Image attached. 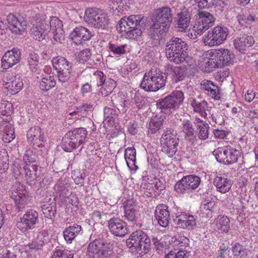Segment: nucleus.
I'll return each mask as SVG.
<instances>
[{
    "instance_id": "1",
    "label": "nucleus",
    "mask_w": 258,
    "mask_h": 258,
    "mask_svg": "<svg viewBox=\"0 0 258 258\" xmlns=\"http://www.w3.org/2000/svg\"><path fill=\"white\" fill-rule=\"evenodd\" d=\"M173 17L172 11L168 7L155 10L152 14V24L149 32L150 37L159 41L168 32Z\"/></svg>"
},
{
    "instance_id": "2",
    "label": "nucleus",
    "mask_w": 258,
    "mask_h": 258,
    "mask_svg": "<svg viewBox=\"0 0 258 258\" xmlns=\"http://www.w3.org/2000/svg\"><path fill=\"white\" fill-rule=\"evenodd\" d=\"M188 45L185 41L173 37L166 43L165 55L171 62L191 66L194 63V60L188 55Z\"/></svg>"
},
{
    "instance_id": "3",
    "label": "nucleus",
    "mask_w": 258,
    "mask_h": 258,
    "mask_svg": "<svg viewBox=\"0 0 258 258\" xmlns=\"http://www.w3.org/2000/svg\"><path fill=\"white\" fill-rule=\"evenodd\" d=\"M144 24L142 15H131L121 18L117 29L126 38L135 39L142 35Z\"/></svg>"
},
{
    "instance_id": "4",
    "label": "nucleus",
    "mask_w": 258,
    "mask_h": 258,
    "mask_svg": "<svg viewBox=\"0 0 258 258\" xmlns=\"http://www.w3.org/2000/svg\"><path fill=\"white\" fill-rule=\"evenodd\" d=\"M126 243L132 252L143 255L149 251L151 241L145 232L139 230L133 232Z\"/></svg>"
},
{
    "instance_id": "5",
    "label": "nucleus",
    "mask_w": 258,
    "mask_h": 258,
    "mask_svg": "<svg viewBox=\"0 0 258 258\" xmlns=\"http://www.w3.org/2000/svg\"><path fill=\"white\" fill-rule=\"evenodd\" d=\"M166 79L160 70L152 69L145 74L140 86L146 91L156 92L165 87Z\"/></svg>"
},
{
    "instance_id": "6",
    "label": "nucleus",
    "mask_w": 258,
    "mask_h": 258,
    "mask_svg": "<svg viewBox=\"0 0 258 258\" xmlns=\"http://www.w3.org/2000/svg\"><path fill=\"white\" fill-rule=\"evenodd\" d=\"M184 98L181 90H175L170 95L157 101L156 105L162 113L171 114L177 110Z\"/></svg>"
},
{
    "instance_id": "7",
    "label": "nucleus",
    "mask_w": 258,
    "mask_h": 258,
    "mask_svg": "<svg viewBox=\"0 0 258 258\" xmlns=\"http://www.w3.org/2000/svg\"><path fill=\"white\" fill-rule=\"evenodd\" d=\"M87 135V131L83 127L68 132L62 139V149L66 152H72L84 142Z\"/></svg>"
},
{
    "instance_id": "8",
    "label": "nucleus",
    "mask_w": 258,
    "mask_h": 258,
    "mask_svg": "<svg viewBox=\"0 0 258 258\" xmlns=\"http://www.w3.org/2000/svg\"><path fill=\"white\" fill-rule=\"evenodd\" d=\"M84 20L92 27L101 30L106 29L109 23L108 16L106 13L92 8L86 10Z\"/></svg>"
},
{
    "instance_id": "9",
    "label": "nucleus",
    "mask_w": 258,
    "mask_h": 258,
    "mask_svg": "<svg viewBox=\"0 0 258 258\" xmlns=\"http://www.w3.org/2000/svg\"><path fill=\"white\" fill-rule=\"evenodd\" d=\"M53 69L56 71L58 81L67 84L71 79L73 64L61 56L53 57L51 59Z\"/></svg>"
},
{
    "instance_id": "10",
    "label": "nucleus",
    "mask_w": 258,
    "mask_h": 258,
    "mask_svg": "<svg viewBox=\"0 0 258 258\" xmlns=\"http://www.w3.org/2000/svg\"><path fill=\"white\" fill-rule=\"evenodd\" d=\"M112 254V245L103 239H95L87 247V254L90 258L108 257Z\"/></svg>"
},
{
    "instance_id": "11",
    "label": "nucleus",
    "mask_w": 258,
    "mask_h": 258,
    "mask_svg": "<svg viewBox=\"0 0 258 258\" xmlns=\"http://www.w3.org/2000/svg\"><path fill=\"white\" fill-rule=\"evenodd\" d=\"M229 35L228 29L223 26H217L208 31L203 37L204 43L210 47L219 45L224 42Z\"/></svg>"
},
{
    "instance_id": "12",
    "label": "nucleus",
    "mask_w": 258,
    "mask_h": 258,
    "mask_svg": "<svg viewBox=\"0 0 258 258\" xmlns=\"http://www.w3.org/2000/svg\"><path fill=\"white\" fill-rule=\"evenodd\" d=\"M214 154L218 162L226 165L237 162L241 157L240 151L230 146L218 148Z\"/></svg>"
},
{
    "instance_id": "13",
    "label": "nucleus",
    "mask_w": 258,
    "mask_h": 258,
    "mask_svg": "<svg viewBox=\"0 0 258 258\" xmlns=\"http://www.w3.org/2000/svg\"><path fill=\"white\" fill-rule=\"evenodd\" d=\"M160 142L162 146V152L168 157H172L177 151L178 144L176 132L171 128H166L161 137Z\"/></svg>"
},
{
    "instance_id": "14",
    "label": "nucleus",
    "mask_w": 258,
    "mask_h": 258,
    "mask_svg": "<svg viewBox=\"0 0 258 258\" xmlns=\"http://www.w3.org/2000/svg\"><path fill=\"white\" fill-rule=\"evenodd\" d=\"M199 18L196 19V21L192 28V33L195 36L201 35L205 31L210 27L214 25L215 18L209 12L205 11H199Z\"/></svg>"
},
{
    "instance_id": "15",
    "label": "nucleus",
    "mask_w": 258,
    "mask_h": 258,
    "mask_svg": "<svg viewBox=\"0 0 258 258\" xmlns=\"http://www.w3.org/2000/svg\"><path fill=\"white\" fill-rule=\"evenodd\" d=\"M45 16L39 14L36 15L34 20L36 24H34L31 29L30 35L34 39L39 41L47 38L48 34L49 25L46 21Z\"/></svg>"
},
{
    "instance_id": "16",
    "label": "nucleus",
    "mask_w": 258,
    "mask_h": 258,
    "mask_svg": "<svg viewBox=\"0 0 258 258\" xmlns=\"http://www.w3.org/2000/svg\"><path fill=\"white\" fill-rule=\"evenodd\" d=\"M201 181V178L196 175L184 176L175 184L174 189L178 193H189L196 189Z\"/></svg>"
},
{
    "instance_id": "17",
    "label": "nucleus",
    "mask_w": 258,
    "mask_h": 258,
    "mask_svg": "<svg viewBox=\"0 0 258 258\" xmlns=\"http://www.w3.org/2000/svg\"><path fill=\"white\" fill-rule=\"evenodd\" d=\"M28 195L24 186L19 182H16L12 187L11 198L15 202L16 211H21L26 205Z\"/></svg>"
},
{
    "instance_id": "18",
    "label": "nucleus",
    "mask_w": 258,
    "mask_h": 258,
    "mask_svg": "<svg viewBox=\"0 0 258 258\" xmlns=\"http://www.w3.org/2000/svg\"><path fill=\"white\" fill-rule=\"evenodd\" d=\"M38 221V213L35 210H28L25 214L20 217L17 223V226L20 230L25 232L33 229Z\"/></svg>"
},
{
    "instance_id": "19",
    "label": "nucleus",
    "mask_w": 258,
    "mask_h": 258,
    "mask_svg": "<svg viewBox=\"0 0 258 258\" xmlns=\"http://www.w3.org/2000/svg\"><path fill=\"white\" fill-rule=\"evenodd\" d=\"M124 218L128 222L136 223L140 216V207L137 202L133 198L126 200L123 203Z\"/></svg>"
},
{
    "instance_id": "20",
    "label": "nucleus",
    "mask_w": 258,
    "mask_h": 258,
    "mask_svg": "<svg viewBox=\"0 0 258 258\" xmlns=\"http://www.w3.org/2000/svg\"><path fill=\"white\" fill-rule=\"evenodd\" d=\"M173 218L175 224L183 229H192L197 225L195 216L184 212L177 210L174 213Z\"/></svg>"
},
{
    "instance_id": "21",
    "label": "nucleus",
    "mask_w": 258,
    "mask_h": 258,
    "mask_svg": "<svg viewBox=\"0 0 258 258\" xmlns=\"http://www.w3.org/2000/svg\"><path fill=\"white\" fill-rule=\"evenodd\" d=\"M107 227L110 232L116 237H123L128 233L126 223L117 217L110 219L107 221Z\"/></svg>"
},
{
    "instance_id": "22",
    "label": "nucleus",
    "mask_w": 258,
    "mask_h": 258,
    "mask_svg": "<svg viewBox=\"0 0 258 258\" xmlns=\"http://www.w3.org/2000/svg\"><path fill=\"white\" fill-rule=\"evenodd\" d=\"M218 61L220 68L233 63L234 58L233 53L228 49H214L209 53Z\"/></svg>"
},
{
    "instance_id": "23",
    "label": "nucleus",
    "mask_w": 258,
    "mask_h": 258,
    "mask_svg": "<svg viewBox=\"0 0 258 258\" xmlns=\"http://www.w3.org/2000/svg\"><path fill=\"white\" fill-rule=\"evenodd\" d=\"M21 52L20 49L14 48L8 50L2 58V67L4 69H9L19 63L21 60Z\"/></svg>"
},
{
    "instance_id": "24",
    "label": "nucleus",
    "mask_w": 258,
    "mask_h": 258,
    "mask_svg": "<svg viewBox=\"0 0 258 258\" xmlns=\"http://www.w3.org/2000/svg\"><path fill=\"white\" fill-rule=\"evenodd\" d=\"M91 32L83 26L76 27L70 34V37L76 45L84 44L91 38Z\"/></svg>"
},
{
    "instance_id": "25",
    "label": "nucleus",
    "mask_w": 258,
    "mask_h": 258,
    "mask_svg": "<svg viewBox=\"0 0 258 258\" xmlns=\"http://www.w3.org/2000/svg\"><path fill=\"white\" fill-rule=\"evenodd\" d=\"M254 42L252 36L243 33L236 38L233 41V43L237 50L241 53H245V50L253 45Z\"/></svg>"
},
{
    "instance_id": "26",
    "label": "nucleus",
    "mask_w": 258,
    "mask_h": 258,
    "mask_svg": "<svg viewBox=\"0 0 258 258\" xmlns=\"http://www.w3.org/2000/svg\"><path fill=\"white\" fill-rule=\"evenodd\" d=\"M7 21L8 27L13 33L21 35L24 32L26 25L22 18L11 14L7 17Z\"/></svg>"
},
{
    "instance_id": "27",
    "label": "nucleus",
    "mask_w": 258,
    "mask_h": 258,
    "mask_svg": "<svg viewBox=\"0 0 258 258\" xmlns=\"http://www.w3.org/2000/svg\"><path fill=\"white\" fill-rule=\"evenodd\" d=\"M168 207L165 204H159L155 211V216L160 226L166 227L168 226L170 220V213Z\"/></svg>"
},
{
    "instance_id": "28",
    "label": "nucleus",
    "mask_w": 258,
    "mask_h": 258,
    "mask_svg": "<svg viewBox=\"0 0 258 258\" xmlns=\"http://www.w3.org/2000/svg\"><path fill=\"white\" fill-rule=\"evenodd\" d=\"M179 127L182 132L184 134L185 140L189 143L193 144L197 141L198 139L196 135L195 128L192 122L190 120H183Z\"/></svg>"
},
{
    "instance_id": "29",
    "label": "nucleus",
    "mask_w": 258,
    "mask_h": 258,
    "mask_svg": "<svg viewBox=\"0 0 258 258\" xmlns=\"http://www.w3.org/2000/svg\"><path fill=\"white\" fill-rule=\"evenodd\" d=\"M239 24L244 28L251 29L256 25L257 19L248 12L242 11L236 16Z\"/></svg>"
},
{
    "instance_id": "30",
    "label": "nucleus",
    "mask_w": 258,
    "mask_h": 258,
    "mask_svg": "<svg viewBox=\"0 0 258 258\" xmlns=\"http://www.w3.org/2000/svg\"><path fill=\"white\" fill-rule=\"evenodd\" d=\"M174 249L182 251L185 256L188 257L190 252V247H189V240L186 237L182 235H178L176 237L174 242Z\"/></svg>"
},
{
    "instance_id": "31",
    "label": "nucleus",
    "mask_w": 258,
    "mask_h": 258,
    "mask_svg": "<svg viewBox=\"0 0 258 258\" xmlns=\"http://www.w3.org/2000/svg\"><path fill=\"white\" fill-rule=\"evenodd\" d=\"M82 227L77 224H74L65 229L63 231V236L68 243H71L77 236L82 235Z\"/></svg>"
},
{
    "instance_id": "32",
    "label": "nucleus",
    "mask_w": 258,
    "mask_h": 258,
    "mask_svg": "<svg viewBox=\"0 0 258 258\" xmlns=\"http://www.w3.org/2000/svg\"><path fill=\"white\" fill-rule=\"evenodd\" d=\"M201 89L207 91L208 95L216 100L220 98L218 87L211 81L203 80L201 83Z\"/></svg>"
},
{
    "instance_id": "33",
    "label": "nucleus",
    "mask_w": 258,
    "mask_h": 258,
    "mask_svg": "<svg viewBox=\"0 0 258 258\" xmlns=\"http://www.w3.org/2000/svg\"><path fill=\"white\" fill-rule=\"evenodd\" d=\"M167 71L168 74L172 76V81L174 83L182 81L186 76L184 68L169 66Z\"/></svg>"
},
{
    "instance_id": "34",
    "label": "nucleus",
    "mask_w": 258,
    "mask_h": 258,
    "mask_svg": "<svg viewBox=\"0 0 258 258\" xmlns=\"http://www.w3.org/2000/svg\"><path fill=\"white\" fill-rule=\"evenodd\" d=\"M214 184L217 191L224 194L229 190L232 184V181L225 177L217 176L214 178Z\"/></svg>"
},
{
    "instance_id": "35",
    "label": "nucleus",
    "mask_w": 258,
    "mask_h": 258,
    "mask_svg": "<svg viewBox=\"0 0 258 258\" xmlns=\"http://www.w3.org/2000/svg\"><path fill=\"white\" fill-rule=\"evenodd\" d=\"M1 126L4 128L2 131V140L5 143H10L15 138L14 128L8 121L3 120Z\"/></svg>"
},
{
    "instance_id": "36",
    "label": "nucleus",
    "mask_w": 258,
    "mask_h": 258,
    "mask_svg": "<svg viewBox=\"0 0 258 258\" xmlns=\"http://www.w3.org/2000/svg\"><path fill=\"white\" fill-rule=\"evenodd\" d=\"M190 17L188 12H181L177 14L176 25L179 31H185L189 26Z\"/></svg>"
},
{
    "instance_id": "37",
    "label": "nucleus",
    "mask_w": 258,
    "mask_h": 258,
    "mask_svg": "<svg viewBox=\"0 0 258 258\" xmlns=\"http://www.w3.org/2000/svg\"><path fill=\"white\" fill-rule=\"evenodd\" d=\"M190 104L195 112L199 113L205 118L207 117V113L206 110L208 108V103L206 101H198L196 99H192L190 101Z\"/></svg>"
},
{
    "instance_id": "38",
    "label": "nucleus",
    "mask_w": 258,
    "mask_h": 258,
    "mask_svg": "<svg viewBox=\"0 0 258 258\" xmlns=\"http://www.w3.org/2000/svg\"><path fill=\"white\" fill-rule=\"evenodd\" d=\"M124 158L127 166L131 169L134 167L137 168L136 165V151L134 147H128L125 150Z\"/></svg>"
},
{
    "instance_id": "39",
    "label": "nucleus",
    "mask_w": 258,
    "mask_h": 258,
    "mask_svg": "<svg viewBox=\"0 0 258 258\" xmlns=\"http://www.w3.org/2000/svg\"><path fill=\"white\" fill-rule=\"evenodd\" d=\"M164 116H156L151 119L149 124V132L155 134L158 131L165 122Z\"/></svg>"
},
{
    "instance_id": "40",
    "label": "nucleus",
    "mask_w": 258,
    "mask_h": 258,
    "mask_svg": "<svg viewBox=\"0 0 258 258\" xmlns=\"http://www.w3.org/2000/svg\"><path fill=\"white\" fill-rule=\"evenodd\" d=\"M23 83L20 78H15L13 80L7 82L5 83V87L12 94L18 93L23 88Z\"/></svg>"
},
{
    "instance_id": "41",
    "label": "nucleus",
    "mask_w": 258,
    "mask_h": 258,
    "mask_svg": "<svg viewBox=\"0 0 258 258\" xmlns=\"http://www.w3.org/2000/svg\"><path fill=\"white\" fill-rule=\"evenodd\" d=\"M216 227L222 232H227L230 229V220L225 216H219L216 220Z\"/></svg>"
},
{
    "instance_id": "42",
    "label": "nucleus",
    "mask_w": 258,
    "mask_h": 258,
    "mask_svg": "<svg viewBox=\"0 0 258 258\" xmlns=\"http://www.w3.org/2000/svg\"><path fill=\"white\" fill-rule=\"evenodd\" d=\"M56 85V81L53 76H47L42 78L39 82V88L44 91H47Z\"/></svg>"
},
{
    "instance_id": "43",
    "label": "nucleus",
    "mask_w": 258,
    "mask_h": 258,
    "mask_svg": "<svg viewBox=\"0 0 258 258\" xmlns=\"http://www.w3.org/2000/svg\"><path fill=\"white\" fill-rule=\"evenodd\" d=\"M100 92L102 96H106L110 94L116 87V82L113 79H105L102 83Z\"/></svg>"
},
{
    "instance_id": "44",
    "label": "nucleus",
    "mask_w": 258,
    "mask_h": 258,
    "mask_svg": "<svg viewBox=\"0 0 258 258\" xmlns=\"http://www.w3.org/2000/svg\"><path fill=\"white\" fill-rule=\"evenodd\" d=\"M127 46L126 44H118L112 42L108 44L109 50L114 55H121L125 54Z\"/></svg>"
},
{
    "instance_id": "45",
    "label": "nucleus",
    "mask_w": 258,
    "mask_h": 258,
    "mask_svg": "<svg viewBox=\"0 0 258 258\" xmlns=\"http://www.w3.org/2000/svg\"><path fill=\"white\" fill-rule=\"evenodd\" d=\"M37 168L38 167L36 165H33L30 167L27 165L24 166L23 168L27 182H32L36 179L37 176Z\"/></svg>"
},
{
    "instance_id": "46",
    "label": "nucleus",
    "mask_w": 258,
    "mask_h": 258,
    "mask_svg": "<svg viewBox=\"0 0 258 258\" xmlns=\"http://www.w3.org/2000/svg\"><path fill=\"white\" fill-rule=\"evenodd\" d=\"M202 70L207 73H210L213 71L215 68H220L219 66L218 61L215 59L214 57H211L209 58L207 61L203 62L202 64Z\"/></svg>"
},
{
    "instance_id": "47",
    "label": "nucleus",
    "mask_w": 258,
    "mask_h": 258,
    "mask_svg": "<svg viewBox=\"0 0 258 258\" xmlns=\"http://www.w3.org/2000/svg\"><path fill=\"white\" fill-rule=\"evenodd\" d=\"M47 38H50L52 44L61 43L62 41L64 40L63 31L59 30L56 31H49Z\"/></svg>"
},
{
    "instance_id": "48",
    "label": "nucleus",
    "mask_w": 258,
    "mask_h": 258,
    "mask_svg": "<svg viewBox=\"0 0 258 258\" xmlns=\"http://www.w3.org/2000/svg\"><path fill=\"white\" fill-rule=\"evenodd\" d=\"M39 57L38 55L34 52H31L29 53L27 61L30 68L32 71H35L37 70V67L39 64Z\"/></svg>"
},
{
    "instance_id": "49",
    "label": "nucleus",
    "mask_w": 258,
    "mask_h": 258,
    "mask_svg": "<svg viewBox=\"0 0 258 258\" xmlns=\"http://www.w3.org/2000/svg\"><path fill=\"white\" fill-rule=\"evenodd\" d=\"M41 129L38 126L31 127L27 132V136L28 140L30 141L40 140Z\"/></svg>"
},
{
    "instance_id": "50",
    "label": "nucleus",
    "mask_w": 258,
    "mask_h": 258,
    "mask_svg": "<svg viewBox=\"0 0 258 258\" xmlns=\"http://www.w3.org/2000/svg\"><path fill=\"white\" fill-rule=\"evenodd\" d=\"M49 23V31H56L58 30H63L62 22L56 17H50L49 21H46Z\"/></svg>"
},
{
    "instance_id": "51",
    "label": "nucleus",
    "mask_w": 258,
    "mask_h": 258,
    "mask_svg": "<svg viewBox=\"0 0 258 258\" xmlns=\"http://www.w3.org/2000/svg\"><path fill=\"white\" fill-rule=\"evenodd\" d=\"M233 255L239 258L244 257L247 253L246 249L240 244L236 243L232 246Z\"/></svg>"
},
{
    "instance_id": "52",
    "label": "nucleus",
    "mask_w": 258,
    "mask_h": 258,
    "mask_svg": "<svg viewBox=\"0 0 258 258\" xmlns=\"http://www.w3.org/2000/svg\"><path fill=\"white\" fill-rule=\"evenodd\" d=\"M126 2L125 0H109V5L113 11L116 10L118 12L122 11Z\"/></svg>"
},
{
    "instance_id": "53",
    "label": "nucleus",
    "mask_w": 258,
    "mask_h": 258,
    "mask_svg": "<svg viewBox=\"0 0 258 258\" xmlns=\"http://www.w3.org/2000/svg\"><path fill=\"white\" fill-rule=\"evenodd\" d=\"M104 121L109 123L113 122L114 119L117 117L116 111L109 107H104Z\"/></svg>"
},
{
    "instance_id": "54",
    "label": "nucleus",
    "mask_w": 258,
    "mask_h": 258,
    "mask_svg": "<svg viewBox=\"0 0 258 258\" xmlns=\"http://www.w3.org/2000/svg\"><path fill=\"white\" fill-rule=\"evenodd\" d=\"M74 254L68 250L57 248L54 251L51 258H73Z\"/></svg>"
},
{
    "instance_id": "55",
    "label": "nucleus",
    "mask_w": 258,
    "mask_h": 258,
    "mask_svg": "<svg viewBox=\"0 0 258 258\" xmlns=\"http://www.w3.org/2000/svg\"><path fill=\"white\" fill-rule=\"evenodd\" d=\"M42 211L44 216L49 219H52L56 214V207L49 205H41Z\"/></svg>"
},
{
    "instance_id": "56",
    "label": "nucleus",
    "mask_w": 258,
    "mask_h": 258,
    "mask_svg": "<svg viewBox=\"0 0 258 258\" xmlns=\"http://www.w3.org/2000/svg\"><path fill=\"white\" fill-rule=\"evenodd\" d=\"M211 120L210 123L211 124H217L222 125L225 123V117L220 112H215L211 114L210 117Z\"/></svg>"
},
{
    "instance_id": "57",
    "label": "nucleus",
    "mask_w": 258,
    "mask_h": 258,
    "mask_svg": "<svg viewBox=\"0 0 258 258\" xmlns=\"http://www.w3.org/2000/svg\"><path fill=\"white\" fill-rule=\"evenodd\" d=\"M215 206V203L212 201V199L209 197L203 198L202 202L200 209L203 211H212V209Z\"/></svg>"
},
{
    "instance_id": "58",
    "label": "nucleus",
    "mask_w": 258,
    "mask_h": 258,
    "mask_svg": "<svg viewBox=\"0 0 258 258\" xmlns=\"http://www.w3.org/2000/svg\"><path fill=\"white\" fill-rule=\"evenodd\" d=\"M43 246V244L35 238L31 242L25 246V249L27 251L38 250L41 249Z\"/></svg>"
},
{
    "instance_id": "59",
    "label": "nucleus",
    "mask_w": 258,
    "mask_h": 258,
    "mask_svg": "<svg viewBox=\"0 0 258 258\" xmlns=\"http://www.w3.org/2000/svg\"><path fill=\"white\" fill-rule=\"evenodd\" d=\"M37 155L31 150H26L23 156V161L26 165L36 162Z\"/></svg>"
},
{
    "instance_id": "60",
    "label": "nucleus",
    "mask_w": 258,
    "mask_h": 258,
    "mask_svg": "<svg viewBox=\"0 0 258 258\" xmlns=\"http://www.w3.org/2000/svg\"><path fill=\"white\" fill-rule=\"evenodd\" d=\"M9 168L8 155L4 152V155H0V173L6 172Z\"/></svg>"
},
{
    "instance_id": "61",
    "label": "nucleus",
    "mask_w": 258,
    "mask_h": 258,
    "mask_svg": "<svg viewBox=\"0 0 258 258\" xmlns=\"http://www.w3.org/2000/svg\"><path fill=\"white\" fill-rule=\"evenodd\" d=\"M209 128V126L208 124L205 125H200L199 127L197 128L198 136L200 139L205 140L208 138Z\"/></svg>"
},
{
    "instance_id": "62",
    "label": "nucleus",
    "mask_w": 258,
    "mask_h": 258,
    "mask_svg": "<svg viewBox=\"0 0 258 258\" xmlns=\"http://www.w3.org/2000/svg\"><path fill=\"white\" fill-rule=\"evenodd\" d=\"M92 79L96 81L97 86L100 87L102 86V83L105 81L106 76L102 72L97 70L94 72Z\"/></svg>"
},
{
    "instance_id": "63",
    "label": "nucleus",
    "mask_w": 258,
    "mask_h": 258,
    "mask_svg": "<svg viewBox=\"0 0 258 258\" xmlns=\"http://www.w3.org/2000/svg\"><path fill=\"white\" fill-rule=\"evenodd\" d=\"M40 242L44 245L45 243H47L50 239L48 232L46 230H42L39 231L37 236L35 237Z\"/></svg>"
},
{
    "instance_id": "64",
    "label": "nucleus",
    "mask_w": 258,
    "mask_h": 258,
    "mask_svg": "<svg viewBox=\"0 0 258 258\" xmlns=\"http://www.w3.org/2000/svg\"><path fill=\"white\" fill-rule=\"evenodd\" d=\"M54 188L55 191L59 194L60 197H64L67 195L68 190L64 183L62 181H58Z\"/></svg>"
}]
</instances>
